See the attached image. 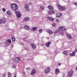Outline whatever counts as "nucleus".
I'll use <instances>...</instances> for the list:
<instances>
[{"label": "nucleus", "mask_w": 77, "mask_h": 77, "mask_svg": "<svg viewBox=\"0 0 77 77\" xmlns=\"http://www.w3.org/2000/svg\"><path fill=\"white\" fill-rule=\"evenodd\" d=\"M12 9L14 11H17L18 9V5L16 4H13L11 5Z\"/></svg>", "instance_id": "obj_1"}, {"label": "nucleus", "mask_w": 77, "mask_h": 77, "mask_svg": "<svg viewBox=\"0 0 77 77\" xmlns=\"http://www.w3.org/2000/svg\"><path fill=\"white\" fill-rule=\"evenodd\" d=\"M57 7L61 11H65V7H63L60 5H57Z\"/></svg>", "instance_id": "obj_2"}, {"label": "nucleus", "mask_w": 77, "mask_h": 77, "mask_svg": "<svg viewBox=\"0 0 77 77\" xmlns=\"http://www.w3.org/2000/svg\"><path fill=\"white\" fill-rule=\"evenodd\" d=\"M15 13L16 14L17 17L18 18H20L21 17V13H20L19 11H16L15 12Z\"/></svg>", "instance_id": "obj_3"}, {"label": "nucleus", "mask_w": 77, "mask_h": 77, "mask_svg": "<svg viewBox=\"0 0 77 77\" xmlns=\"http://www.w3.org/2000/svg\"><path fill=\"white\" fill-rule=\"evenodd\" d=\"M72 74H73L72 71H71L68 72L67 76L68 77H71L72 75Z\"/></svg>", "instance_id": "obj_4"}, {"label": "nucleus", "mask_w": 77, "mask_h": 77, "mask_svg": "<svg viewBox=\"0 0 77 77\" xmlns=\"http://www.w3.org/2000/svg\"><path fill=\"white\" fill-rule=\"evenodd\" d=\"M20 60V58L19 57H16L14 60V62L16 63H18L19 62V61Z\"/></svg>", "instance_id": "obj_5"}, {"label": "nucleus", "mask_w": 77, "mask_h": 77, "mask_svg": "<svg viewBox=\"0 0 77 77\" xmlns=\"http://www.w3.org/2000/svg\"><path fill=\"white\" fill-rule=\"evenodd\" d=\"M50 68H49V67H48L45 69V73L46 74L50 72Z\"/></svg>", "instance_id": "obj_6"}, {"label": "nucleus", "mask_w": 77, "mask_h": 77, "mask_svg": "<svg viewBox=\"0 0 77 77\" xmlns=\"http://www.w3.org/2000/svg\"><path fill=\"white\" fill-rule=\"evenodd\" d=\"M25 8L26 10V11H29L30 9V8H29V5L27 4L25 5Z\"/></svg>", "instance_id": "obj_7"}, {"label": "nucleus", "mask_w": 77, "mask_h": 77, "mask_svg": "<svg viewBox=\"0 0 77 77\" xmlns=\"http://www.w3.org/2000/svg\"><path fill=\"white\" fill-rule=\"evenodd\" d=\"M24 28L25 30H30V28L27 25L25 26Z\"/></svg>", "instance_id": "obj_8"}, {"label": "nucleus", "mask_w": 77, "mask_h": 77, "mask_svg": "<svg viewBox=\"0 0 77 77\" xmlns=\"http://www.w3.org/2000/svg\"><path fill=\"white\" fill-rule=\"evenodd\" d=\"M36 71L35 70V69H33L31 72V75H33L35 74L36 73Z\"/></svg>", "instance_id": "obj_9"}, {"label": "nucleus", "mask_w": 77, "mask_h": 77, "mask_svg": "<svg viewBox=\"0 0 77 77\" xmlns=\"http://www.w3.org/2000/svg\"><path fill=\"white\" fill-rule=\"evenodd\" d=\"M31 45L32 47L34 49H35L36 48V46L33 43H31Z\"/></svg>", "instance_id": "obj_10"}, {"label": "nucleus", "mask_w": 77, "mask_h": 77, "mask_svg": "<svg viewBox=\"0 0 77 77\" xmlns=\"http://www.w3.org/2000/svg\"><path fill=\"white\" fill-rule=\"evenodd\" d=\"M48 14H54L55 11H53V10H51L48 11Z\"/></svg>", "instance_id": "obj_11"}, {"label": "nucleus", "mask_w": 77, "mask_h": 77, "mask_svg": "<svg viewBox=\"0 0 77 77\" xmlns=\"http://www.w3.org/2000/svg\"><path fill=\"white\" fill-rule=\"evenodd\" d=\"M59 72H60V70L58 69H56L55 70V73L56 74H58L59 73Z\"/></svg>", "instance_id": "obj_12"}, {"label": "nucleus", "mask_w": 77, "mask_h": 77, "mask_svg": "<svg viewBox=\"0 0 77 77\" xmlns=\"http://www.w3.org/2000/svg\"><path fill=\"white\" fill-rule=\"evenodd\" d=\"M47 19L48 20H51V21H54V18L51 17H48Z\"/></svg>", "instance_id": "obj_13"}, {"label": "nucleus", "mask_w": 77, "mask_h": 77, "mask_svg": "<svg viewBox=\"0 0 77 77\" xmlns=\"http://www.w3.org/2000/svg\"><path fill=\"white\" fill-rule=\"evenodd\" d=\"M59 29L60 30H65V27L64 26L60 27Z\"/></svg>", "instance_id": "obj_14"}, {"label": "nucleus", "mask_w": 77, "mask_h": 77, "mask_svg": "<svg viewBox=\"0 0 77 77\" xmlns=\"http://www.w3.org/2000/svg\"><path fill=\"white\" fill-rule=\"evenodd\" d=\"M62 15V14H60V13H58L57 15H56V17L57 18H59L60 17L61 15Z\"/></svg>", "instance_id": "obj_15"}, {"label": "nucleus", "mask_w": 77, "mask_h": 77, "mask_svg": "<svg viewBox=\"0 0 77 77\" xmlns=\"http://www.w3.org/2000/svg\"><path fill=\"white\" fill-rule=\"evenodd\" d=\"M75 52H73L72 54H70V56H75Z\"/></svg>", "instance_id": "obj_16"}, {"label": "nucleus", "mask_w": 77, "mask_h": 77, "mask_svg": "<svg viewBox=\"0 0 77 77\" xmlns=\"http://www.w3.org/2000/svg\"><path fill=\"white\" fill-rule=\"evenodd\" d=\"M6 19L5 18H3L2 20V23H3V24H4L5 23H6Z\"/></svg>", "instance_id": "obj_17"}, {"label": "nucleus", "mask_w": 77, "mask_h": 77, "mask_svg": "<svg viewBox=\"0 0 77 77\" xmlns=\"http://www.w3.org/2000/svg\"><path fill=\"white\" fill-rule=\"evenodd\" d=\"M30 20V18L29 17H27L24 19V20L26 21H27Z\"/></svg>", "instance_id": "obj_18"}, {"label": "nucleus", "mask_w": 77, "mask_h": 77, "mask_svg": "<svg viewBox=\"0 0 77 77\" xmlns=\"http://www.w3.org/2000/svg\"><path fill=\"white\" fill-rule=\"evenodd\" d=\"M11 39H12V41H15V37L14 36H12L11 37Z\"/></svg>", "instance_id": "obj_19"}, {"label": "nucleus", "mask_w": 77, "mask_h": 77, "mask_svg": "<svg viewBox=\"0 0 77 77\" xmlns=\"http://www.w3.org/2000/svg\"><path fill=\"white\" fill-rule=\"evenodd\" d=\"M67 36L68 38H69V39H71L72 38V37L71 36L70 34H67Z\"/></svg>", "instance_id": "obj_20"}, {"label": "nucleus", "mask_w": 77, "mask_h": 77, "mask_svg": "<svg viewBox=\"0 0 77 77\" xmlns=\"http://www.w3.org/2000/svg\"><path fill=\"white\" fill-rule=\"evenodd\" d=\"M37 29V27H34L32 28L31 29L32 31H35V30H36Z\"/></svg>", "instance_id": "obj_21"}, {"label": "nucleus", "mask_w": 77, "mask_h": 77, "mask_svg": "<svg viewBox=\"0 0 77 77\" xmlns=\"http://www.w3.org/2000/svg\"><path fill=\"white\" fill-rule=\"evenodd\" d=\"M47 32L48 33H49V34H53V32L51 30H47Z\"/></svg>", "instance_id": "obj_22"}, {"label": "nucleus", "mask_w": 77, "mask_h": 77, "mask_svg": "<svg viewBox=\"0 0 77 77\" xmlns=\"http://www.w3.org/2000/svg\"><path fill=\"white\" fill-rule=\"evenodd\" d=\"M50 44H51V42H48L46 44V45L47 46V47H48Z\"/></svg>", "instance_id": "obj_23"}, {"label": "nucleus", "mask_w": 77, "mask_h": 77, "mask_svg": "<svg viewBox=\"0 0 77 77\" xmlns=\"http://www.w3.org/2000/svg\"><path fill=\"white\" fill-rule=\"evenodd\" d=\"M48 8L50 10H51V9H53V7L52 6H48Z\"/></svg>", "instance_id": "obj_24"}, {"label": "nucleus", "mask_w": 77, "mask_h": 77, "mask_svg": "<svg viewBox=\"0 0 77 77\" xmlns=\"http://www.w3.org/2000/svg\"><path fill=\"white\" fill-rule=\"evenodd\" d=\"M63 54H65L66 55V56L67 55H68V52H66V51H63Z\"/></svg>", "instance_id": "obj_25"}, {"label": "nucleus", "mask_w": 77, "mask_h": 77, "mask_svg": "<svg viewBox=\"0 0 77 77\" xmlns=\"http://www.w3.org/2000/svg\"><path fill=\"white\" fill-rule=\"evenodd\" d=\"M59 33L60 34L63 35V32L60 30V31L59 32Z\"/></svg>", "instance_id": "obj_26"}, {"label": "nucleus", "mask_w": 77, "mask_h": 77, "mask_svg": "<svg viewBox=\"0 0 77 77\" xmlns=\"http://www.w3.org/2000/svg\"><path fill=\"white\" fill-rule=\"evenodd\" d=\"M7 42H9V43H11V40L10 39H8L7 40Z\"/></svg>", "instance_id": "obj_27"}, {"label": "nucleus", "mask_w": 77, "mask_h": 77, "mask_svg": "<svg viewBox=\"0 0 77 77\" xmlns=\"http://www.w3.org/2000/svg\"><path fill=\"white\" fill-rule=\"evenodd\" d=\"M5 44H7V46H8L10 44H11V43H9V42H5Z\"/></svg>", "instance_id": "obj_28"}, {"label": "nucleus", "mask_w": 77, "mask_h": 77, "mask_svg": "<svg viewBox=\"0 0 77 77\" xmlns=\"http://www.w3.org/2000/svg\"><path fill=\"white\" fill-rule=\"evenodd\" d=\"M8 77H11V74L10 73H9V72L8 73Z\"/></svg>", "instance_id": "obj_29"}, {"label": "nucleus", "mask_w": 77, "mask_h": 77, "mask_svg": "<svg viewBox=\"0 0 77 77\" xmlns=\"http://www.w3.org/2000/svg\"><path fill=\"white\" fill-rule=\"evenodd\" d=\"M7 13L8 14V15H10L11 14V12L9 11H7Z\"/></svg>", "instance_id": "obj_30"}, {"label": "nucleus", "mask_w": 77, "mask_h": 77, "mask_svg": "<svg viewBox=\"0 0 77 77\" xmlns=\"http://www.w3.org/2000/svg\"><path fill=\"white\" fill-rule=\"evenodd\" d=\"M42 30H42V29H40L39 30V32L41 33H42Z\"/></svg>", "instance_id": "obj_31"}, {"label": "nucleus", "mask_w": 77, "mask_h": 77, "mask_svg": "<svg viewBox=\"0 0 77 77\" xmlns=\"http://www.w3.org/2000/svg\"><path fill=\"white\" fill-rule=\"evenodd\" d=\"M40 8L41 9H44V7L42 6H41Z\"/></svg>", "instance_id": "obj_32"}, {"label": "nucleus", "mask_w": 77, "mask_h": 77, "mask_svg": "<svg viewBox=\"0 0 77 77\" xmlns=\"http://www.w3.org/2000/svg\"><path fill=\"white\" fill-rule=\"evenodd\" d=\"M23 41H24L27 42V41H26V38H23Z\"/></svg>", "instance_id": "obj_33"}, {"label": "nucleus", "mask_w": 77, "mask_h": 77, "mask_svg": "<svg viewBox=\"0 0 77 77\" xmlns=\"http://www.w3.org/2000/svg\"><path fill=\"white\" fill-rule=\"evenodd\" d=\"M52 25L53 27H55L56 26V24L55 23H53Z\"/></svg>", "instance_id": "obj_34"}, {"label": "nucleus", "mask_w": 77, "mask_h": 77, "mask_svg": "<svg viewBox=\"0 0 77 77\" xmlns=\"http://www.w3.org/2000/svg\"><path fill=\"white\" fill-rule=\"evenodd\" d=\"M2 10L3 12H5V11H6V9H5V8H3Z\"/></svg>", "instance_id": "obj_35"}, {"label": "nucleus", "mask_w": 77, "mask_h": 77, "mask_svg": "<svg viewBox=\"0 0 77 77\" xmlns=\"http://www.w3.org/2000/svg\"><path fill=\"white\" fill-rule=\"evenodd\" d=\"M3 77H5L6 76V73H5L3 74Z\"/></svg>", "instance_id": "obj_36"}, {"label": "nucleus", "mask_w": 77, "mask_h": 77, "mask_svg": "<svg viewBox=\"0 0 77 77\" xmlns=\"http://www.w3.org/2000/svg\"><path fill=\"white\" fill-rule=\"evenodd\" d=\"M2 19H0V24H2Z\"/></svg>", "instance_id": "obj_37"}, {"label": "nucleus", "mask_w": 77, "mask_h": 77, "mask_svg": "<svg viewBox=\"0 0 77 77\" xmlns=\"http://www.w3.org/2000/svg\"><path fill=\"white\" fill-rule=\"evenodd\" d=\"M58 65V66H60V65H61V64L60 63H59L57 64Z\"/></svg>", "instance_id": "obj_38"}, {"label": "nucleus", "mask_w": 77, "mask_h": 77, "mask_svg": "<svg viewBox=\"0 0 77 77\" xmlns=\"http://www.w3.org/2000/svg\"><path fill=\"white\" fill-rule=\"evenodd\" d=\"M12 68H16L15 65H13V66H12Z\"/></svg>", "instance_id": "obj_39"}, {"label": "nucleus", "mask_w": 77, "mask_h": 77, "mask_svg": "<svg viewBox=\"0 0 77 77\" xmlns=\"http://www.w3.org/2000/svg\"><path fill=\"white\" fill-rule=\"evenodd\" d=\"M14 77H17V74H15L14 75Z\"/></svg>", "instance_id": "obj_40"}, {"label": "nucleus", "mask_w": 77, "mask_h": 77, "mask_svg": "<svg viewBox=\"0 0 77 77\" xmlns=\"http://www.w3.org/2000/svg\"><path fill=\"white\" fill-rule=\"evenodd\" d=\"M56 20L57 22H58V23H59V20H58L57 19H56Z\"/></svg>", "instance_id": "obj_41"}, {"label": "nucleus", "mask_w": 77, "mask_h": 77, "mask_svg": "<svg viewBox=\"0 0 77 77\" xmlns=\"http://www.w3.org/2000/svg\"><path fill=\"white\" fill-rule=\"evenodd\" d=\"M30 69V68L29 67H28L26 68V69H27V70H29Z\"/></svg>", "instance_id": "obj_42"}, {"label": "nucleus", "mask_w": 77, "mask_h": 77, "mask_svg": "<svg viewBox=\"0 0 77 77\" xmlns=\"http://www.w3.org/2000/svg\"><path fill=\"white\" fill-rule=\"evenodd\" d=\"M25 50H27V51H28V50H29V49H28L25 48Z\"/></svg>", "instance_id": "obj_43"}, {"label": "nucleus", "mask_w": 77, "mask_h": 77, "mask_svg": "<svg viewBox=\"0 0 77 77\" xmlns=\"http://www.w3.org/2000/svg\"><path fill=\"white\" fill-rule=\"evenodd\" d=\"M23 74H26V72H23Z\"/></svg>", "instance_id": "obj_44"}, {"label": "nucleus", "mask_w": 77, "mask_h": 77, "mask_svg": "<svg viewBox=\"0 0 77 77\" xmlns=\"http://www.w3.org/2000/svg\"><path fill=\"white\" fill-rule=\"evenodd\" d=\"M75 52H77V50H75Z\"/></svg>", "instance_id": "obj_45"}, {"label": "nucleus", "mask_w": 77, "mask_h": 77, "mask_svg": "<svg viewBox=\"0 0 77 77\" xmlns=\"http://www.w3.org/2000/svg\"><path fill=\"white\" fill-rule=\"evenodd\" d=\"M57 32H55L54 33H57Z\"/></svg>", "instance_id": "obj_46"}, {"label": "nucleus", "mask_w": 77, "mask_h": 77, "mask_svg": "<svg viewBox=\"0 0 77 77\" xmlns=\"http://www.w3.org/2000/svg\"><path fill=\"white\" fill-rule=\"evenodd\" d=\"M76 71H77V68H76Z\"/></svg>", "instance_id": "obj_47"}, {"label": "nucleus", "mask_w": 77, "mask_h": 77, "mask_svg": "<svg viewBox=\"0 0 77 77\" xmlns=\"http://www.w3.org/2000/svg\"><path fill=\"white\" fill-rule=\"evenodd\" d=\"M54 52L55 53V52H56V51H55Z\"/></svg>", "instance_id": "obj_48"}]
</instances>
